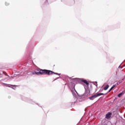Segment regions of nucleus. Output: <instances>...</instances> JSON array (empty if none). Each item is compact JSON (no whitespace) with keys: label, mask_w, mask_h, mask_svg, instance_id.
<instances>
[{"label":"nucleus","mask_w":125,"mask_h":125,"mask_svg":"<svg viewBox=\"0 0 125 125\" xmlns=\"http://www.w3.org/2000/svg\"><path fill=\"white\" fill-rule=\"evenodd\" d=\"M38 72H35L36 75H47L48 76H50V75H58L59 76L60 75L59 73H55L51 70H48L47 69H39L37 70Z\"/></svg>","instance_id":"f257e3e1"},{"label":"nucleus","mask_w":125,"mask_h":125,"mask_svg":"<svg viewBox=\"0 0 125 125\" xmlns=\"http://www.w3.org/2000/svg\"><path fill=\"white\" fill-rule=\"evenodd\" d=\"M101 95H104V93H100L95 95L92 96L91 97L89 98L90 100H93L94 99L97 98L99 96H101Z\"/></svg>","instance_id":"f03ea898"},{"label":"nucleus","mask_w":125,"mask_h":125,"mask_svg":"<svg viewBox=\"0 0 125 125\" xmlns=\"http://www.w3.org/2000/svg\"><path fill=\"white\" fill-rule=\"evenodd\" d=\"M112 115V113L108 112L107 114L105 115L106 119H109L111 118V116Z\"/></svg>","instance_id":"7ed1b4c3"},{"label":"nucleus","mask_w":125,"mask_h":125,"mask_svg":"<svg viewBox=\"0 0 125 125\" xmlns=\"http://www.w3.org/2000/svg\"><path fill=\"white\" fill-rule=\"evenodd\" d=\"M82 83H85V84H86V85H89V83H88V82H87V81L85 80H82Z\"/></svg>","instance_id":"20e7f679"},{"label":"nucleus","mask_w":125,"mask_h":125,"mask_svg":"<svg viewBox=\"0 0 125 125\" xmlns=\"http://www.w3.org/2000/svg\"><path fill=\"white\" fill-rule=\"evenodd\" d=\"M116 87V85H113V86L111 87V88L109 89L108 91V92H110L113 89L115 88Z\"/></svg>","instance_id":"39448f33"},{"label":"nucleus","mask_w":125,"mask_h":125,"mask_svg":"<svg viewBox=\"0 0 125 125\" xmlns=\"http://www.w3.org/2000/svg\"><path fill=\"white\" fill-rule=\"evenodd\" d=\"M109 88V85H106L104 88V90H107Z\"/></svg>","instance_id":"423d86ee"},{"label":"nucleus","mask_w":125,"mask_h":125,"mask_svg":"<svg viewBox=\"0 0 125 125\" xmlns=\"http://www.w3.org/2000/svg\"><path fill=\"white\" fill-rule=\"evenodd\" d=\"M122 95H123V93H121L118 94V97H121Z\"/></svg>","instance_id":"0eeeda50"}]
</instances>
